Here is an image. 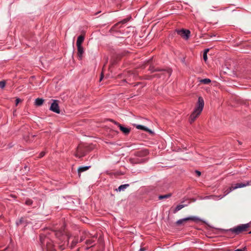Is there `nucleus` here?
Segmentation results:
<instances>
[{
    "label": "nucleus",
    "instance_id": "f257e3e1",
    "mask_svg": "<svg viewBox=\"0 0 251 251\" xmlns=\"http://www.w3.org/2000/svg\"><path fill=\"white\" fill-rule=\"evenodd\" d=\"M250 226V223L241 224L233 228L224 230V233L226 236L230 238H233L236 235L248 231Z\"/></svg>",
    "mask_w": 251,
    "mask_h": 251
},
{
    "label": "nucleus",
    "instance_id": "f03ea898",
    "mask_svg": "<svg viewBox=\"0 0 251 251\" xmlns=\"http://www.w3.org/2000/svg\"><path fill=\"white\" fill-rule=\"evenodd\" d=\"M204 104V100L201 97H199L196 106L190 116L189 120L191 124L193 123L201 114L203 109Z\"/></svg>",
    "mask_w": 251,
    "mask_h": 251
},
{
    "label": "nucleus",
    "instance_id": "7ed1b4c3",
    "mask_svg": "<svg viewBox=\"0 0 251 251\" xmlns=\"http://www.w3.org/2000/svg\"><path fill=\"white\" fill-rule=\"evenodd\" d=\"M149 153L148 150L146 149L136 151L134 153L135 157L129 159L130 162L133 164L144 163L146 160L142 157L146 156Z\"/></svg>",
    "mask_w": 251,
    "mask_h": 251
},
{
    "label": "nucleus",
    "instance_id": "20e7f679",
    "mask_svg": "<svg viewBox=\"0 0 251 251\" xmlns=\"http://www.w3.org/2000/svg\"><path fill=\"white\" fill-rule=\"evenodd\" d=\"M58 234L60 235V238H59V239L60 240H64V239H66L67 240L66 242H65L63 244L59 245V249L61 250H64L66 248V247L68 245V244H69V240L70 237H69L68 235L61 234V233H56V235L57 236L58 235Z\"/></svg>",
    "mask_w": 251,
    "mask_h": 251
},
{
    "label": "nucleus",
    "instance_id": "39448f33",
    "mask_svg": "<svg viewBox=\"0 0 251 251\" xmlns=\"http://www.w3.org/2000/svg\"><path fill=\"white\" fill-rule=\"evenodd\" d=\"M177 33L185 40H188L190 36V31L188 29H177L176 30Z\"/></svg>",
    "mask_w": 251,
    "mask_h": 251
},
{
    "label": "nucleus",
    "instance_id": "423d86ee",
    "mask_svg": "<svg viewBox=\"0 0 251 251\" xmlns=\"http://www.w3.org/2000/svg\"><path fill=\"white\" fill-rule=\"evenodd\" d=\"M52 102L50 107V110L57 114H59L60 110L59 106L58 101L56 100H52Z\"/></svg>",
    "mask_w": 251,
    "mask_h": 251
},
{
    "label": "nucleus",
    "instance_id": "0eeeda50",
    "mask_svg": "<svg viewBox=\"0 0 251 251\" xmlns=\"http://www.w3.org/2000/svg\"><path fill=\"white\" fill-rule=\"evenodd\" d=\"M190 220L196 222H198L201 221V220L199 218L197 217H189L178 220V221H176V224L177 225H180L183 224L184 222Z\"/></svg>",
    "mask_w": 251,
    "mask_h": 251
},
{
    "label": "nucleus",
    "instance_id": "6e6552de",
    "mask_svg": "<svg viewBox=\"0 0 251 251\" xmlns=\"http://www.w3.org/2000/svg\"><path fill=\"white\" fill-rule=\"evenodd\" d=\"M251 185V181H247L245 183H237L234 186H231V189H236L237 188L246 187Z\"/></svg>",
    "mask_w": 251,
    "mask_h": 251
},
{
    "label": "nucleus",
    "instance_id": "1a4fd4ad",
    "mask_svg": "<svg viewBox=\"0 0 251 251\" xmlns=\"http://www.w3.org/2000/svg\"><path fill=\"white\" fill-rule=\"evenodd\" d=\"M75 155L78 158H81L85 155L84 151L80 146L77 147Z\"/></svg>",
    "mask_w": 251,
    "mask_h": 251
},
{
    "label": "nucleus",
    "instance_id": "9d476101",
    "mask_svg": "<svg viewBox=\"0 0 251 251\" xmlns=\"http://www.w3.org/2000/svg\"><path fill=\"white\" fill-rule=\"evenodd\" d=\"M69 237H70V236H69ZM71 238H72V241L71 242V245L70 246V248L71 249H72L78 243V237L76 236H73V237H70V239Z\"/></svg>",
    "mask_w": 251,
    "mask_h": 251
},
{
    "label": "nucleus",
    "instance_id": "9b49d317",
    "mask_svg": "<svg viewBox=\"0 0 251 251\" xmlns=\"http://www.w3.org/2000/svg\"><path fill=\"white\" fill-rule=\"evenodd\" d=\"M119 127L120 130L126 135L128 134L130 131V128H127V127H124L121 124L119 125Z\"/></svg>",
    "mask_w": 251,
    "mask_h": 251
},
{
    "label": "nucleus",
    "instance_id": "f8f14e48",
    "mask_svg": "<svg viewBox=\"0 0 251 251\" xmlns=\"http://www.w3.org/2000/svg\"><path fill=\"white\" fill-rule=\"evenodd\" d=\"M90 168V166L79 167L78 169V170H77L78 175L79 177H80L81 173L82 172H85V171H87Z\"/></svg>",
    "mask_w": 251,
    "mask_h": 251
},
{
    "label": "nucleus",
    "instance_id": "ddd939ff",
    "mask_svg": "<svg viewBox=\"0 0 251 251\" xmlns=\"http://www.w3.org/2000/svg\"><path fill=\"white\" fill-rule=\"evenodd\" d=\"M84 36L83 35H81L79 36L77 38L76 41V46H81L82 43L84 41Z\"/></svg>",
    "mask_w": 251,
    "mask_h": 251
},
{
    "label": "nucleus",
    "instance_id": "4468645a",
    "mask_svg": "<svg viewBox=\"0 0 251 251\" xmlns=\"http://www.w3.org/2000/svg\"><path fill=\"white\" fill-rule=\"evenodd\" d=\"M97 237H93L92 239H88L86 241L85 243L87 245H90L91 247H93L94 243L95 242Z\"/></svg>",
    "mask_w": 251,
    "mask_h": 251
},
{
    "label": "nucleus",
    "instance_id": "2eb2a0df",
    "mask_svg": "<svg viewBox=\"0 0 251 251\" xmlns=\"http://www.w3.org/2000/svg\"><path fill=\"white\" fill-rule=\"evenodd\" d=\"M77 54L79 58H81L82 54L83 53V48L82 46H77Z\"/></svg>",
    "mask_w": 251,
    "mask_h": 251
},
{
    "label": "nucleus",
    "instance_id": "dca6fc26",
    "mask_svg": "<svg viewBox=\"0 0 251 251\" xmlns=\"http://www.w3.org/2000/svg\"><path fill=\"white\" fill-rule=\"evenodd\" d=\"M129 186L128 184H125L120 185L117 189H116L117 191L120 192L125 190L126 188Z\"/></svg>",
    "mask_w": 251,
    "mask_h": 251
},
{
    "label": "nucleus",
    "instance_id": "f3484780",
    "mask_svg": "<svg viewBox=\"0 0 251 251\" xmlns=\"http://www.w3.org/2000/svg\"><path fill=\"white\" fill-rule=\"evenodd\" d=\"M44 100L41 98H37L35 100V104L37 106H40L43 104Z\"/></svg>",
    "mask_w": 251,
    "mask_h": 251
},
{
    "label": "nucleus",
    "instance_id": "a211bd4d",
    "mask_svg": "<svg viewBox=\"0 0 251 251\" xmlns=\"http://www.w3.org/2000/svg\"><path fill=\"white\" fill-rule=\"evenodd\" d=\"M185 205L183 204H180L176 206V207L175 208V209L173 211L174 213H176L178 211L181 209L182 208H183Z\"/></svg>",
    "mask_w": 251,
    "mask_h": 251
},
{
    "label": "nucleus",
    "instance_id": "6ab92c4d",
    "mask_svg": "<svg viewBox=\"0 0 251 251\" xmlns=\"http://www.w3.org/2000/svg\"><path fill=\"white\" fill-rule=\"evenodd\" d=\"M0 251H13V247L12 245H9L4 249L0 250Z\"/></svg>",
    "mask_w": 251,
    "mask_h": 251
},
{
    "label": "nucleus",
    "instance_id": "aec40b11",
    "mask_svg": "<svg viewBox=\"0 0 251 251\" xmlns=\"http://www.w3.org/2000/svg\"><path fill=\"white\" fill-rule=\"evenodd\" d=\"M209 49H206L204 50L203 54V59L205 62L207 61V53L209 52Z\"/></svg>",
    "mask_w": 251,
    "mask_h": 251
},
{
    "label": "nucleus",
    "instance_id": "412c9836",
    "mask_svg": "<svg viewBox=\"0 0 251 251\" xmlns=\"http://www.w3.org/2000/svg\"><path fill=\"white\" fill-rule=\"evenodd\" d=\"M171 196H172V194L171 193H169L168 194L164 195H160L159 196L158 198H159V200H162L163 199L169 198L171 197Z\"/></svg>",
    "mask_w": 251,
    "mask_h": 251
},
{
    "label": "nucleus",
    "instance_id": "4be33fe9",
    "mask_svg": "<svg viewBox=\"0 0 251 251\" xmlns=\"http://www.w3.org/2000/svg\"><path fill=\"white\" fill-rule=\"evenodd\" d=\"M211 81L209 78H204L200 80V82L206 84H209Z\"/></svg>",
    "mask_w": 251,
    "mask_h": 251
},
{
    "label": "nucleus",
    "instance_id": "5701e85b",
    "mask_svg": "<svg viewBox=\"0 0 251 251\" xmlns=\"http://www.w3.org/2000/svg\"><path fill=\"white\" fill-rule=\"evenodd\" d=\"M33 203V201L30 199H27L25 201V204L28 206H31Z\"/></svg>",
    "mask_w": 251,
    "mask_h": 251
},
{
    "label": "nucleus",
    "instance_id": "b1692460",
    "mask_svg": "<svg viewBox=\"0 0 251 251\" xmlns=\"http://www.w3.org/2000/svg\"><path fill=\"white\" fill-rule=\"evenodd\" d=\"M233 190H234V189H231V186L229 187L227 190L224 191V195L223 196H222L221 198H223L224 196H226Z\"/></svg>",
    "mask_w": 251,
    "mask_h": 251
},
{
    "label": "nucleus",
    "instance_id": "393cba45",
    "mask_svg": "<svg viewBox=\"0 0 251 251\" xmlns=\"http://www.w3.org/2000/svg\"><path fill=\"white\" fill-rule=\"evenodd\" d=\"M136 128L137 129H142V130H145V131H147V130H148V129L145 127V126H142V125H137L136 126ZM150 131H151L150 130Z\"/></svg>",
    "mask_w": 251,
    "mask_h": 251
},
{
    "label": "nucleus",
    "instance_id": "a878e982",
    "mask_svg": "<svg viewBox=\"0 0 251 251\" xmlns=\"http://www.w3.org/2000/svg\"><path fill=\"white\" fill-rule=\"evenodd\" d=\"M129 20V18L125 19L123 20H122L121 22L117 23V25H118L120 24H125L126 22H127Z\"/></svg>",
    "mask_w": 251,
    "mask_h": 251
},
{
    "label": "nucleus",
    "instance_id": "bb28decb",
    "mask_svg": "<svg viewBox=\"0 0 251 251\" xmlns=\"http://www.w3.org/2000/svg\"><path fill=\"white\" fill-rule=\"evenodd\" d=\"M103 67H104V66ZM104 70V67H103L102 72L100 74V81H101L103 78V76H104V70Z\"/></svg>",
    "mask_w": 251,
    "mask_h": 251
},
{
    "label": "nucleus",
    "instance_id": "cd10ccee",
    "mask_svg": "<svg viewBox=\"0 0 251 251\" xmlns=\"http://www.w3.org/2000/svg\"><path fill=\"white\" fill-rule=\"evenodd\" d=\"M5 86V82L4 81H0V88H3Z\"/></svg>",
    "mask_w": 251,
    "mask_h": 251
},
{
    "label": "nucleus",
    "instance_id": "c85d7f7f",
    "mask_svg": "<svg viewBox=\"0 0 251 251\" xmlns=\"http://www.w3.org/2000/svg\"><path fill=\"white\" fill-rule=\"evenodd\" d=\"M109 121L112 123H113L115 125L118 126H119V125H121L120 124L118 123V122L115 121L114 120H112V119H110L109 120Z\"/></svg>",
    "mask_w": 251,
    "mask_h": 251
},
{
    "label": "nucleus",
    "instance_id": "c756f323",
    "mask_svg": "<svg viewBox=\"0 0 251 251\" xmlns=\"http://www.w3.org/2000/svg\"><path fill=\"white\" fill-rule=\"evenodd\" d=\"M15 101H16L15 104H16V105L17 106V105L18 104V103H19L20 102H21V100L20 99H19V98H17V99H16Z\"/></svg>",
    "mask_w": 251,
    "mask_h": 251
},
{
    "label": "nucleus",
    "instance_id": "7c9ffc66",
    "mask_svg": "<svg viewBox=\"0 0 251 251\" xmlns=\"http://www.w3.org/2000/svg\"><path fill=\"white\" fill-rule=\"evenodd\" d=\"M45 154V152L44 151H42L41 152H40V154H39V157L40 158H41L42 157H43Z\"/></svg>",
    "mask_w": 251,
    "mask_h": 251
},
{
    "label": "nucleus",
    "instance_id": "2f4dec72",
    "mask_svg": "<svg viewBox=\"0 0 251 251\" xmlns=\"http://www.w3.org/2000/svg\"><path fill=\"white\" fill-rule=\"evenodd\" d=\"M195 173H196V174L197 175V176H200L201 175V172H200V171H199L196 170V171H195Z\"/></svg>",
    "mask_w": 251,
    "mask_h": 251
},
{
    "label": "nucleus",
    "instance_id": "473e14b6",
    "mask_svg": "<svg viewBox=\"0 0 251 251\" xmlns=\"http://www.w3.org/2000/svg\"><path fill=\"white\" fill-rule=\"evenodd\" d=\"M245 249L246 248H244L243 249H239L236 250L235 251H244L245 250Z\"/></svg>",
    "mask_w": 251,
    "mask_h": 251
},
{
    "label": "nucleus",
    "instance_id": "72a5a7b5",
    "mask_svg": "<svg viewBox=\"0 0 251 251\" xmlns=\"http://www.w3.org/2000/svg\"><path fill=\"white\" fill-rule=\"evenodd\" d=\"M120 60L119 59V57L117 56V58L116 59H114L113 61H120Z\"/></svg>",
    "mask_w": 251,
    "mask_h": 251
},
{
    "label": "nucleus",
    "instance_id": "f704fd0d",
    "mask_svg": "<svg viewBox=\"0 0 251 251\" xmlns=\"http://www.w3.org/2000/svg\"><path fill=\"white\" fill-rule=\"evenodd\" d=\"M144 249L143 248H141L139 250V251H144Z\"/></svg>",
    "mask_w": 251,
    "mask_h": 251
},
{
    "label": "nucleus",
    "instance_id": "c9c22d12",
    "mask_svg": "<svg viewBox=\"0 0 251 251\" xmlns=\"http://www.w3.org/2000/svg\"><path fill=\"white\" fill-rule=\"evenodd\" d=\"M83 238L82 237L81 238V239H80V242H82L83 240Z\"/></svg>",
    "mask_w": 251,
    "mask_h": 251
},
{
    "label": "nucleus",
    "instance_id": "e433bc0d",
    "mask_svg": "<svg viewBox=\"0 0 251 251\" xmlns=\"http://www.w3.org/2000/svg\"><path fill=\"white\" fill-rule=\"evenodd\" d=\"M89 248H90V247H87V248H86V250H88Z\"/></svg>",
    "mask_w": 251,
    "mask_h": 251
},
{
    "label": "nucleus",
    "instance_id": "4c0bfd02",
    "mask_svg": "<svg viewBox=\"0 0 251 251\" xmlns=\"http://www.w3.org/2000/svg\"><path fill=\"white\" fill-rule=\"evenodd\" d=\"M144 63H149V61H147V62H144Z\"/></svg>",
    "mask_w": 251,
    "mask_h": 251
},
{
    "label": "nucleus",
    "instance_id": "58836bf2",
    "mask_svg": "<svg viewBox=\"0 0 251 251\" xmlns=\"http://www.w3.org/2000/svg\"><path fill=\"white\" fill-rule=\"evenodd\" d=\"M138 84H139V83H137V84H136V85H134V86H136V85H137Z\"/></svg>",
    "mask_w": 251,
    "mask_h": 251
},
{
    "label": "nucleus",
    "instance_id": "ea45409f",
    "mask_svg": "<svg viewBox=\"0 0 251 251\" xmlns=\"http://www.w3.org/2000/svg\"><path fill=\"white\" fill-rule=\"evenodd\" d=\"M249 234H251V231L249 232Z\"/></svg>",
    "mask_w": 251,
    "mask_h": 251
},
{
    "label": "nucleus",
    "instance_id": "a19ab883",
    "mask_svg": "<svg viewBox=\"0 0 251 251\" xmlns=\"http://www.w3.org/2000/svg\"><path fill=\"white\" fill-rule=\"evenodd\" d=\"M77 251H79V249H78Z\"/></svg>",
    "mask_w": 251,
    "mask_h": 251
}]
</instances>
